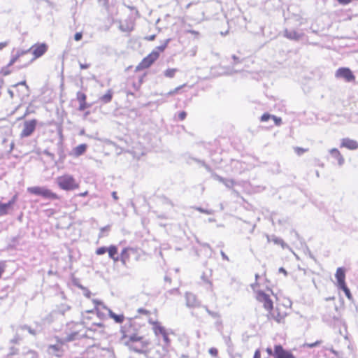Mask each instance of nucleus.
Segmentation results:
<instances>
[{
	"label": "nucleus",
	"instance_id": "nucleus-52",
	"mask_svg": "<svg viewBox=\"0 0 358 358\" xmlns=\"http://www.w3.org/2000/svg\"><path fill=\"white\" fill-rule=\"evenodd\" d=\"M90 295H91V293L88 291L86 294H85V296L88 298L90 297Z\"/></svg>",
	"mask_w": 358,
	"mask_h": 358
},
{
	"label": "nucleus",
	"instance_id": "nucleus-13",
	"mask_svg": "<svg viewBox=\"0 0 358 358\" xmlns=\"http://www.w3.org/2000/svg\"><path fill=\"white\" fill-rule=\"evenodd\" d=\"M274 358H296L293 353L285 350L281 345H275L273 348Z\"/></svg>",
	"mask_w": 358,
	"mask_h": 358
},
{
	"label": "nucleus",
	"instance_id": "nucleus-19",
	"mask_svg": "<svg viewBox=\"0 0 358 358\" xmlns=\"http://www.w3.org/2000/svg\"><path fill=\"white\" fill-rule=\"evenodd\" d=\"M62 338H57V343L55 345H50L48 346V351L56 356H60L59 353L62 352V345L64 344L60 343V341Z\"/></svg>",
	"mask_w": 358,
	"mask_h": 358
},
{
	"label": "nucleus",
	"instance_id": "nucleus-3",
	"mask_svg": "<svg viewBox=\"0 0 358 358\" xmlns=\"http://www.w3.org/2000/svg\"><path fill=\"white\" fill-rule=\"evenodd\" d=\"M169 40L167 39L160 45L156 47L150 53L145 57L136 66L138 71L150 68L159 57L160 54L164 52L168 46Z\"/></svg>",
	"mask_w": 358,
	"mask_h": 358
},
{
	"label": "nucleus",
	"instance_id": "nucleus-4",
	"mask_svg": "<svg viewBox=\"0 0 358 358\" xmlns=\"http://www.w3.org/2000/svg\"><path fill=\"white\" fill-rule=\"evenodd\" d=\"M27 53L28 50H17L15 54L11 56L9 65L17 63L16 67L19 69L27 67L33 62V59L27 57Z\"/></svg>",
	"mask_w": 358,
	"mask_h": 358
},
{
	"label": "nucleus",
	"instance_id": "nucleus-37",
	"mask_svg": "<svg viewBox=\"0 0 358 358\" xmlns=\"http://www.w3.org/2000/svg\"><path fill=\"white\" fill-rule=\"evenodd\" d=\"M273 241L275 243H276V244L280 245L282 248H284L286 245V244L284 242V241L282 239H280V238H273Z\"/></svg>",
	"mask_w": 358,
	"mask_h": 358
},
{
	"label": "nucleus",
	"instance_id": "nucleus-49",
	"mask_svg": "<svg viewBox=\"0 0 358 358\" xmlns=\"http://www.w3.org/2000/svg\"><path fill=\"white\" fill-rule=\"evenodd\" d=\"M18 85H26V81H25V80H24V81H22V82H20V83H17V84L14 85H13V87H17Z\"/></svg>",
	"mask_w": 358,
	"mask_h": 358
},
{
	"label": "nucleus",
	"instance_id": "nucleus-29",
	"mask_svg": "<svg viewBox=\"0 0 358 358\" xmlns=\"http://www.w3.org/2000/svg\"><path fill=\"white\" fill-rule=\"evenodd\" d=\"M176 72H178L177 69H168L164 71V76L167 78H172L175 76Z\"/></svg>",
	"mask_w": 358,
	"mask_h": 358
},
{
	"label": "nucleus",
	"instance_id": "nucleus-11",
	"mask_svg": "<svg viewBox=\"0 0 358 358\" xmlns=\"http://www.w3.org/2000/svg\"><path fill=\"white\" fill-rule=\"evenodd\" d=\"M37 123L38 122L36 119L24 121L20 134V138H23L30 136L35 131Z\"/></svg>",
	"mask_w": 358,
	"mask_h": 358
},
{
	"label": "nucleus",
	"instance_id": "nucleus-46",
	"mask_svg": "<svg viewBox=\"0 0 358 358\" xmlns=\"http://www.w3.org/2000/svg\"><path fill=\"white\" fill-rule=\"evenodd\" d=\"M88 194V191H85L84 192H80L78 195L81 197H85Z\"/></svg>",
	"mask_w": 358,
	"mask_h": 358
},
{
	"label": "nucleus",
	"instance_id": "nucleus-16",
	"mask_svg": "<svg viewBox=\"0 0 358 358\" xmlns=\"http://www.w3.org/2000/svg\"><path fill=\"white\" fill-rule=\"evenodd\" d=\"M76 98L79 103L78 110L83 111L90 106V104L87 103V96L85 93L78 92L76 94Z\"/></svg>",
	"mask_w": 358,
	"mask_h": 358
},
{
	"label": "nucleus",
	"instance_id": "nucleus-31",
	"mask_svg": "<svg viewBox=\"0 0 358 358\" xmlns=\"http://www.w3.org/2000/svg\"><path fill=\"white\" fill-rule=\"evenodd\" d=\"M294 152L298 155H303V153H305L306 152H307L308 150V149H307V148H300V147H295L294 148Z\"/></svg>",
	"mask_w": 358,
	"mask_h": 358
},
{
	"label": "nucleus",
	"instance_id": "nucleus-22",
	"mask_svg": "<svg viewBox=\"0 0 358 358\" xmlns=\"http://www.w3.org/2000/svg\"><path fill=\"white\" fill-rule=\"evenodd\" d=\"M331 156L337 160L338 164L342 166L344 164L345 159L341 152L337 148H332L329 151Z\"/></svg>",
	"mask_w": 358,
	"mask_h": 358
},
{
	"label": "nucleus",
	"instance_id": "nucleus-5",
	"mask_svg": "<svg viewBox=\"0 0 358 358\" xmlns=\"http://www.w3.org/2000/svg\"><path fill=\"white\" fill-rule=\"evenodd\" d=\"M80 324L71 322L67 325L66 336L60 341L61 344L80 339L83 336L82 329H78Z\"/></svg>",
	"mask_w": 358,
	"mask_h": 358
},
{
	"label": "nucleus",
	"instance_id": "nucleus-6",
	"mask_svg": "<svg viewBox=\"0 0 358 358\" xmlns=\"http://www.w3.org/2000/svg\"><path fill=\"white\" fill-rule=\"evenodd\" d=\"M59 187L63 190L69 191L79 188V183L71 175L65 174L57 178Z\"/></svg>",
	"mask_w": 358,
	"mask_h": 358
},
{
	"label": "nucleus",
	"instance_id": "nucleus-47",
	"mask_svg": "<svg viewBox=\"0 0 358 358\" xmlns=\"http://www.w3.org/2000/svg\"><path fill=\"white\" fill-rule=\"evenodd\" d=\"M266 352L269 355H273V351L272 350L271 348H267L266 350Z\"/></svg>",
	"mask_w": 358,
	"mask_h": 358
},
{
	"label": "nucleus",
	"instance_id": "nucleus-43",
	"mask_svg": "<svg viewBox=\"0 0 358 358\" xmlns=\"http://www.w3.org/2000/svg\"><path fill=\"white\" fill-rule=\"evenodd\" d=\"M9 44V41H3L0 43V50H2L3 48H6Z\"/></svg>",
	"mask_w": 358,
	"mask_h": 358
},
{
	"label": "nucleus",
	"instance_id": "nucleus-45",
	"mask_svg": "<svg viewBox=\"0 0 358 358\" xmlns=\"http://www.w3.org/2000/svg\"><path fill=\"white\" fill-rule=\"evenodd\" d=\"M80 69H85L89 68L90 64H80Z\"/></svg>",
	"mask_w": 358,
	"mask_h": 358
},
{
	"label": "nucleus",
	"instance_id": "nucleus-15",
	"mask_svg": "<svg viewBox=\"0 0 358 358\" xmlns=\"http://www.w3.org/2000/svg\"><path fill=\"white\" fill-rule=\"evenodd\" d=\"M17 200V195H15L8 203H3L0 202V216L6 215L12 208L13 204Z\"/></svg>",
	"mask_w": 358,
	"mask_h": 358
},
{
	"label": "nucleus",
	"instance_id": "nucleus-48",
	"mask_svg": "<svg viewBox=\"0 0 358 358\" xmlns=\"http://www.w3.org/2000/svg\"><path fill=\"white\" fill-rule=\"evenodd\" d=\"M155 38V35H151L145 37V39L148 41H153Z\"/></svg>",
	"mask_w": 358,
	"mask_h": 358
},
{
	"label": "nucleus",
	"instance_id": "nucleus-2",
	"mask_svg": "<svg viewBox=\"0 0 358 358\" xmlns=\"http://www.w3.org/2000/svg\"><path fill=\"white\" fill-rule=\"evenodd\" d=\"M121 341L131 351L138 353H146L150 350V342L136 333L127 335L123 332Z\"/></svg>",
	"mask_w": 358,
	"mask_h": 358
},
{
	"label": "nucleus",
	"instance_id": "nucleus-53",
	"mask_svg": "<svg viewBox=\"0 0 358 358\" xmlns=\"http://www.w3.org/2000/svg\"><path fill=\"white\" fill-rule=\"evenodd\" d=\"M331 351L332 352L335 353V354L336 353V352L334 350H331Z\"/></svg>",
	"mask_w": 358,
	"mask_h": 358
},
{
	"label": "nucleus",
	"instance_id": "nucleus-9",
	"mask_svg": "<svg viewBox=\"0 0 358 358\" xmlns=\"http://www.w3.org/2000/svg\"><path fill=\"white\" fill-rule=\"evenodd\" d=\"M94 310H86L82 313L81 324L80 325L85 326L86 328L92 330L95 327L104 328L105 325L103 323L92 322Z\"/></svg>",
	"mask_w": 358,
	"mask_h": 358
},
{
	"label": "nucleus",
	"instance_id": "nucleus-51",
	"mask_svg": "<svg viewBox=\"0 0 358 358\" xmlns=\"http://www.w3.org/2000/svg\"><path fill=\"white\" fill-rule=\"evenodd\" d=\"M279 271L283 273L285 275H287V271L283 268H280Z\"/></svg>",
	"mask_w": 358,
	"mask_h": 358
},
{
	"label": "nucleus",
	"instance_id": "nucleus-10",
	"mask_svg": "<svg viewBox=\"0 0 358 358\" xmlns=\"http://www.w3.org/2000/svg\"><path fill=\"white\" fill-rule=\"evenodd\" d=\"M150 324L152 326V330L156 336L161 335L163 338L164 342L166 345L169 346L171 343V340L169 337V333L166 328L157 321H150Z\"/></svg>",
	"mask_w": 358,
	"mask_h": 358
},
{
	"label": "nucleus",
	"instance_id": "nucleus-54",
	"mask_svg": "<svg viewBox=\"0 0 358 358\" xmlns=\"http://www.w3.org/2000/svg\"><path fill=\"white\" fill-rule=\"evenodd\" d=\"M287 36L288 38H292V37H291L290 36L287 35Z\"/></svg>",
	"mask_w": 358,
	"mask_h": 358
},
{
	"label": "nucleus",
	"instance_id": "nucleus-7",
	"mask_svg": "<svg viewBox=\"0 0 358 358\" xmlns=\"http://www.w3.org/2000/svg\"><path fill=\"white\" fill-rule=\"evenodd\" d=\"M27 192L32 195L41 196L47 199L57 200L59 199L57 194L52 192L50 189L45 187H29L27 188Z\"/></svg>",
	"mask_w": 358,
	"mask_h": 358
},
{
	"label": "nucleus",
	"instance_id": "nucleus-41",
	"mask_svg": "<svg viewBox=\"0 0 358 358\" xmlns=\"http://www.w3.org/2000/svg\"><path fill=\"white\" fill-rule=\"evenodd\" d=\"M271 118L273 120L275 124L278 126L280 125L282 123V119L280 117L271 115Z\"/></svg>",
	"mask_w": 358,
	"mask_h": 358
},
{
	"label": "nucleus",
	"instance_id": "nucleus-38",
	"mask_svg": "<svg viewBox=\"0 0 358 358\" xmlns=\"http://www.w3.org/2000/svg\"><path fill=\"white\" fill-rule=\"evenodd\" d=\"M138 313L141 314V315H148L150 314V311L148 310H146L145 308H138V310H137Z\"/></svg>",
	"mask_w": 358,
	"mask_h": 358
},
{
	"label": "nucleus",
	"instance_id": "nucleus-34",
	"mask_svg": "<svg viewBox=\"0 0 358 358\" xmlns=\"http://www.w3.org/2000/svg\"><path fill=\"white\" fill-rule=\"evenodd\" d=\"M185 85H180L171 90H170L168 93H167V95L170 96V95H173L175 94H177L180 90H181Z\"/></svg>",
	"mask_w": 358,
	"mask_h": 358
},
{
	"label": "nucleus",
	"instance_id": "nucleus-36",
	"mask_svg": "<svg viewBox=\"0 0 358 358\" xmlns=\"http://www.w3.org/2000/svg\"><path fill=\"white\" fill-rule=\"evenodd\" d=\"M6 267V262L4 261H0V278H1L3 273L5 272Z\"/></svg>",
	"mask_w": 358,
	"mask_h": 358
},
{
	"label": "nucleus",
	"instance_id": "nucleus-50",
	"mask_svg": "<svg viewBox=\"0 0 358 358\" xmlns=\"http://www.w3.org/2000/svg\"><path fill=\"white\" fill-rule=\"evenodd\" d=\"M112 196H113V197L115 200H117V199H118V197H117V193H116V192H113L112 193Z\"/></svg>",
	"mask_w": 358,
	"mask_h": 358
},
{
	"label": "nucleus",
	"instance_id": "nucleus-14",
	"mask_svg": "<svg viewBox=\"0 0 358 358\" xmlns=\"http://www.w3.org/2000/svg\"><path fill=\"white\" fill-rule=\"evenodd\" d=\"M336 78H341L345 79L347 82L354 81L355 76L349 68L342 67L339 68L336 72Z\"/></svg>",
	"mask_w": 358,
	"mask_h": 358
},
{
	"label": "nucleus",
	"instance_id": "nucleus-44",
	"mask_svg": "<svg viewBox=\"0 0 358 358\" xmlns=\"http://www.w3.org/2000/svg\"><path fill=\"white\" fill-rule=\"evenodd\" d=\"M253 358H262L261 351L259 349L255 350Z\"/></svg>",
	"mask_w": 358,
	"mask_h": 358
},
{
	"label": "nucleus",
	"instance_id": "nucleus-42",
	"mask_svg": "<svg viewBox=\"0 0 358 358\" xmlns=\"http://www.w3.org/2000/svg\"><path fill=\"white\" fill-rule=\"evenodd\" d=\"M83 37V34L81 32H77L75 35H74V39L76 41H78L80 40H81Z\"/></svg>",
	"mask_w": 358,
	"mask_h": 358
},
{
	"label": "nucleus",
	"instance_id": "nucleus-17",
	"mask_svg": "<svg viewBox=\"0 0 358 358\" xmlns=\"http://www.w3.org/2000/svg\"><path fill=\"white\" fill-rule=\"evenodd\" d=\"M341 148H345L348 150L358 149V142L354 139L344 138L341 140Z\"/></svg>",
	"mask_w": 358,
	"mask_h": 358
},
{
	"label": "nucleus",
	"instance_id": "nucleus-27",
	"mask_svg": "<svg viewBox=\"0 0 358 358\" xmlns=\"http://www.w3.org/2000/svg\"><path fill=\"white\" fill-rule=\"evenodd\" d=\"M113 98V91L111 90H108L105 94L100 97V100L101 102L104 103H109Z\"/></svg>",
	"mask_w": 358,
	"mask_h": 358
},
{
	"label": "nucleus",
	"instance_id": "nucleus-35",
	"mask_svg": "<svg viewBox=\"0 0 358 358\" xmlns=\"http://www.w3.org/2000/svg\"><path fill=\"white\" fill-rule=\"evenodd\" d=\"M208 352L213 357H217L218 356V350L215 348H210Z\"/></svg>",
	"mask_w": 358,
	"mask_h": 358
},
{
	"label": "nucleus",
	"instance_id": "nucleus-18",
	"mask_svg": "<svg viewBox=\"0 0 358 358\" xmlns=\"http://www.w3.org/2000/svg\"><path fill=\"white\" fill-rule=\"evenodd\" d=\"M337 280V285L338 287L346 284L345 282V273L343 268H338L335 274Z\"/></svg>",
	"mask_w": 358,
	"mask_h": 358
},
{
	"label": "nucleus",
	"instance_id": "nucleus-8",
	"mask_svg": "<svg viewBox=\"0 0 358 358\" xmlns=\"http://www.w3.org/2000/svg\"><path fill=\"white\" fill-rule=\"evenodd\" d=\"M139 258L140 254L136 248H125L120 253V261L124 266H127L134 261H138Z\"/></svg>",
	"mask_w": 358,
	"mask_h": 358
},
{
	"label": "nucleus",
	"instance_id": "nucleus-20",
	"mask_svg": "<svg viewBox=\"0 0 358 358\" xmlns=\"http://www.w3.org/2000/svg\"><path fill=\"white\" fill-rule=\"evenodd\" d=\"M134 20L130 17L128 20L121 21L120 27L124 31H130L134 29Z\"/></svg>",
	"mask_w": 358,
	"mask_h": 358
},
{
	"label": "nucleus",
	"instance_id": "nucleus-12",
	"mask_svg": "<svg viewBox=\"0 0 358 358\" xmlns=\"http://www.w3.org/2000/svg\"><path fill=\"white\" fill-rule=\"evenodd\" d=\"M48 50V45L45 43H36L31 46V48L27 50L28 52H30L33 58L31 59L35 60L41 57H42Z\"/></svg>",
	"mask_w": 358,
	"mask_h": 358
},
{
	"label": "nucleus",
	"instance_id": "nucleus-30",
	"mask_svg": "<svg viewBox=\"0 0 358 358\" xmlns=\"http://www.w3.org/2000/svg\"><path fill=\"white\" fill-rule=\"evenodd\" d=\"M339 288L341 289L344 292V293H345V296H347L348 299H352V294H351V292H350V289L348 287L346 284L343 285V286H341V287H340Z\"/></svg>",
	"mask_w": 358,
	"mask_h": 358
},
{
	"label": "nucleus",
	"instance_id": "nucleus-25",
	"mask_svg": "<svg viewBox=\"0 0 358 358\" xmlns=\"http://www.w3.org/2000/svg\"><path fill=\"white\" fill-rule=\"evenodd\" d=\"M186 303L187 305L189 307H195L199 304L196 297L192 294H186Z\"/></svg>",
	"mask_w": 358,
	"mask_h": 358
},
{
	"label": "nucleus",
	"instance_id": "nucleus-24",
	"mask_svg": "<svg viewBox=\"0 0 358 358\" xmlns=\"http://www.w3.org/2000/svg\"><path fill=\"white\" fill-rule=\"evenodd\" d=\"M87 144H80L76 147H75L73 150H72V155L74 156V157H79L82 155H83L86 150H87Z\"/></svg>",
	"mask_w": 358,
	"mask_h": 358
},
{
	"label": "nucleus",
	"instance_id": "nucleus-39",
	"mask_svg": "<svg viewBox=\"0 0 358 358\" xmlns=\"http://www.w3.org/2000/svg\"><path fill=\"white\" fill-rule=\"evenodd\" d=\"M271 118V115L268 113H264L262 115L260 120L262 122H267Z\"/></svg>",
	"mask_w": 358,
	"mask_h": 358
},
{
	"label": "nucleus",
	"instance_id": "nucleus-55",
	"mask_svg": "<svg viewBox=\"0 0 358 358\" xmlns=\"http://www.w3.org/2000/svg\"><path fill=\"white\" fill-rule=\"evenodd\" d=\"M75 358H82V357H75Z\"/></svg>",
	"mask_w": 358,
	"mask_h": 358
},
{
	"label": "nucleus",
	"instance_id": "nucleus-32",
	"mask_svg": "<svg viewBox=\"0 0 358 358\" xmlns=\"http://www.w3.org/2000/svg\"><path fill=\"white\" fill-rule=\"evenodd\" d=\"M106 252H108V248H106V247H100V248H98L96 250L95 253L97 255H101L105 254Z\"/></svg>",
	"mask_w": 358,
	"mask_h": 358
},
{
	"label": "nucleus",
	"instance_id": "nucleus-40",
	"mask_svg": "<svg viewBox=\"0 0 358 358\" xmlns=\"http://www.w3.org/2000/svg\"><path fill=\"white\" fill-rule=\"evenodd\" d=\"M187 113L185 111H180L178 115L179 120L182 121L186 118Z\"/></svg>",
	"mask_w": 358,
	"mask_h": 358
},
{
	"label": "nucleus",
	"instance_id": "nucleus-26",
	"mask_svg": "<svg viewBox=\"0 0 358 358\" xmlns=\"http://www.w3.org/2000/svg\"><path fill=\"white\" fill-rule=\"evenodd\" d=\"M92 302L94 305V311L96 313L99 317H101L100 308H102L103 309H105L106 310L108 309V308H107L106 306L102 301L98 299H93Z\"/></svg>",
	"mask_w": 358,
	"mask_h": 358
},
{
	"label": "nucleus",
	"instance_id": "nucleus-23",
	"mask_svg": "<svg viewBox=\"0 0 358 358\" xmlns=\"http://www.w3.org/2000/svg\"><path fill=\"white\" fill-rule=\"evenodd\" d=\"M109 317L114 320L115 323L122 324L125 319L124 314H116L110 308L107 310Z\"/></svg>",
	"mask_w": 358,
	"mask_h": 358
},
{
	"label": "nucleus",
	"instance_id": "nucleus-28",
	"mask_svg": "<svg viewBox=\"0 0 358 358\" xmlns=\"http://www.w3.org/2000/svg\"><path fill=\"white\" fill-rule=\"evenodd\" d=\"M12 65H9V62H8L6 66L2 67L0 70L1 75L3 76H8L9 74H10L12 71L10 70V67Z\"/></svg>",
	"mask_w": 358,
	"mask_h": 358
},
{
	"label": "nucleus",
	"instance_id": "nucleus-21",
	"mask_svg": "<svg viewBox=\"0 0 358 358\" xmlns=\"http://www.w3.org/2000/svg\"><path fill=\"white\" fill-rule=\"evenodd\" d=\"M108 256L113 260L114 262H117L120 257L118 256V249L115 245H111L108 248Z\"/></svg>",
	"mask_w": 358,
	"mask_h": 358
},
{
	"label": "nucleus",
	"instance_id": "nucleus-1",
	"mask_svg": "<svg viewBox=\"0 0 358 358\" xmlns=\"http://www.w3.org/2000/svg\"><path fill=\"white\" fill-rule=\"evenodd\" d=\"M256 299L268 311L266 317L269 321H275L278 323L284 322L291 309V301L285 299H278L275 307H273L270 296L262 291L257 292Z\"/></svg>",
	"mask_w": 358,
	"mask_h": 358
},
{
	"label": "nucleus",
	"instance_id": "nucleus-33",
	"mask_svg": "<svg viewBox=\"0 0 358 358\" xmlns=\"http://www.w3.org/2000/svg\"><path fill=\"white\" fill-rule=\"evenodd\" d=\"M322 343V341L321 340H318V341H316L314 343H306L304 345L306 346L307 348H313L314 347H316L317 345H320V344Z\"/></svg>",
	"mask_w": 358,
	"mask_h": 358
}]
</instances>
